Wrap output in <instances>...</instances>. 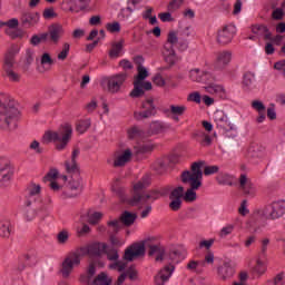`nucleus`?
Returning <instances> with one entry per match:
<instances>
[{"label":"nucleus","mask_w":285,"mask_h":285,"mask_svg":"<svg viewBox=\"0 0 285 285\" xmlns=\"http://www.w3.org/2000/svg\"><path fill=\"white\" fill-rule=\"evenodd\" d=\"M174 272H175V266H173V264H169V265L165 266L155 276V284L156 285H164L166 282H168V279H170Z\"/></svg>","instance_id":"nucleus-23"},{"label":"nucleus","mask_w":285,"mask_h":285,"mask_svg":"<svg viewBox=\"0 0 285 285\" xmlns=\"http://www.w3.org/2000/svg\"><path fill=\"white\" fill-rule=\"evenodd\" d=\"M37 210H39V208L36 206L35 203H32V205L30 206H27L23 214V218L26 219V222H32V219L37 217Z\"/></svg>","instance_id":"nucleus-44"},{"label":"nucleus","mask_w":285,"mask_h":285,"mask_svg":"<svg viewBox=\"0 0 285 285\" xmlns=\"http://www.w3.org/2000/svg\"><path fill=\"white\" fill-rule=\"evenodd\" d=\"M95 285H110L112 279L106 273H100L94 281Z\"/></svg>","instance_id":"nucleus-48"},{"label":"nucleus","mask_w":285,"mask_h":285,"mask_svg":"<svg viewBox=\"0 0 285 285\" xmlns=\"http://www.w3.org/2000/svg\"><path fill=\"white\" fill-rule=\"evenodd\" d=\"M124 39H121L118 42H114L111 45V49L109 50V57L110 59H117L119 55H121V50H124Z\"/></svg>","instance_id":"nucleus-39"},{"label":"nucleus","mask_w":285,"mask_h":285,"mask_svg":"<svg viewBox=\"0 0 285 285\" xmlns=\"http://www.w3.org/2000/svg\"><path fill=\"white\" fill-rule=\"evenodd\" d=\"M137 219V214H132L130 212H125L121 216L120 219H117L120 222V228L125 226H132L135 224V220Z\"/></svg>","instance_id":"nucleus-36"},{"label":"nucleus","mask_w":285,"mask_h":285,"mask_svg":"<svg viewBox=\"0 0 285 285\" xmlns=\"http://www.w3.org/2000/svg\"><path fill=\"white\" fill-rule=\"evenodd\" d=\"M3 26L9 27V29H7V35H9L10 37H12L14 39V37H17L16 32H12V30H14V28H19V20L16 18H12L10 20H8L7 22H3Z\"/></svg>","instance_id":"nucleus-46"},{"label":"nucleus","mask_w":285,"mask_h":285,"mask_svg":"<svg viewBox=\"0 0 285 285\" xmlns=\"http://www.w3.org/2000/svg\"><path fill=\"white\" fill-rule=\"evenodd\" d=\"M69 188L75 193L67 194V197H77V195H79V193H81V189L83 188V180H81V178H72L69 181Z\"/></svg>","instance_id":"nucleus-31"},{"label":"nucleus","mask_w":285,"mask_h":285,"mask_svg":"<svg viewBox=\"0 0 285 285\" xmlns=\"http://www.w3.org/2000/svg\"><path fill=\"white\" fill-rule=\"evenodd\" d=\"M88 128H90V119L80 120L76 124V130L80 135H83Z\"/></svg>","instance_id":"nucleus-49"},{"label":"nucleus","mask_w":285,"mask_h":285,"mask_svg":"<svg viewBox=\"0 0 285 285\" xmlns=\"http://www.w3.org/2000/svg\"><path fill=\"white\" fill-rule=\"evenodd\" d=\"M216 181L220 186H233L235 184V176L228 174V173H219L216 177Z\"/></svg>","instance_id":"nucleus-35"},{"label":"nucleus","mask_w":285,"mask_h":285,"mask_svg":"<svg viewBox=\"0 0 285 285\" xmlns=\"http://www.w3.org/2000/svg\"><path fill=\"white\" fill-rule=\"evenodd\" d=\"M101 217H104V214L96 212L94 214H88V222L89 224H99V219H101Z\"/></svg>","instance_id":"nucleus-57"},{"label":"nucleus","mask_w":285,"mask_h":285,"mask_svg":"<svg viewBox=\"0 0 285 285\" xmlns=\"http://www.w3.org/2000/svg\"><path fill=\"white\" fill-rule=\"evenodd\" d=\"M216 173H219V166L217 165L207 166L204 169V175H206L207 177L210 175H215Z\"/></svg>","instance_id":"nucleus-62"},{"label":"nucleus","mask_w":285,"mask_h":285,"mask_svg":"<svg viewBox=\"0 0 285 285\" xmlns=\"http://www.w3.org/2000/svg\"><path fill=\"white\" fill-rule=\"evenodd\" d=\"M149 255H156V262H171V264H179L184 259V252L181 249H173L166 254L161 245H150Z\"/></svg>","instance_id":"nucleus-12"},{"label":"nucleus","mask_w":285,"mask_h":285,"mask_svg":"<svg viewBox=\"0 0 285 285\" xmlns=\"http://www.w3.org/2000/svg\"><path fill=\"white\" fill-rule=\"evenodd\" d=\"M29 149L33 150L36 155H41L43 153V147H41V144L37 140L30 142Z\"/></svg>","instance_id":"nucleus-56"},{"label":"nucleus","mask_w":285,"mask_h":285,"mask_svg":"<svg viewBox=\"0 0 285 285\" xmlns=\"http://www.w3.org/2000/svg\"><path fill=\"white\" fill-rule=\"evenodd\" d=\"M285 215V202L277 200L254 212L252 219L255 224L264 226L267 219H279Z\"/></svg>","instance_id":"nucleus-7"},{"label":"nucleus","mask_w":285,"mask_h":285,"mask_svg":"<svg viewBox=\"0 0 285 285\" xmlns=\"http://www.w3.org/2000/svg\"><path fill=\"white\" fill-rule=\"evenodd\" d=\"M39 213H46L52 206V198L50 196H46L45 198H40L35 203Z\"/></svg>","instance_id":"nucleus-37"},{"label":"nucleus","mask_w":285,"mask_h":285,"mask_svg":"<svg viewBox=\"0 0 285 285\" xmlns=\"http://www.w3.org/2000/svg\"><path fill=\"white\" fill-rule=\"evenodd\" d=\"M14 233V227L12 226V222L6 219L0 223V237H10Z\"/></svg>","instance_id":"nucleus-34"},{"label":"nucleus","mask_w":285,"mask_h":285,"mask_svg":"<svg viewBox=\"0 0 285 285\" xmlns=\"http://www.w3.org/2000/svg\"><path fill=\"white\" fill-rule=\"evenodd\" d=\"M20 21L22 26L27 28H32V26H37V23H39V13L32 11H24L21 14Z\"/></svg>","instance_id":"nucleus-27"},{"label":"nucleus","mask_w":285,"mask_h":285,"mask_svg":"<svg viewBox=\"0 0 285 285\" xmlns=\"http://www.w3.org/2000/svg\"><path fill=\"white\" fill-rule=\"evenodd\" d=\"M248 157H253V158H255V157H263V154H262V151H259V147H250L249 149H248Z\"/></svg>","instance_id":"nucleus-64"},{"label":"nucleus","mask_w":285,"mask_h":285,"mask_svg":"<svg viewBox=\"0 0 285 285\" xmlns=\"http://www.w3.org/2000/svg\"><path fill=\"white\" fill-rule=\"evenodd\" d=\"M41 186L37 184H31L27 188V206H32V204L37 203L41 196Z\"/></svg>","instance_id":"nucleus-24"},{"label":"nucleus","mask_w":285,"mask_h":285,"mask_svg":"<svg viewBox=\"0 0 285 285\" xmlns=\"http://www.w3.org/2000/svg\"><path fill=\"white\" fill-rule=\"evenodd\" d=\"M86 255H90L88 246L79 247L78 249L70 252L65 257L60 269V273L65 279L70 277L72 271H75V268L81 264V257H86Z\"/></svg>","instance_id":"nucleus-10"},{"label":"nucleus","mask_w":285,"mask_h":285,"mask_svg":"<svg viewBox=\"0 0 285 285\" xmlns=\"http://www.w3.org/2000/svg\"><path fill=\"white\" fill-rule=\"evenodd\" d=\"M40 62L42 66H52V63H55V60H52V57H50V53L46 52L41 56Z\"/></svg>","instance_id":"nucleus-61"},{"label":"nucleus","mask_w":285,"mask_h":285,"mask_svg":"<svg viewBox=\"0 0 285 285\" xmlns=\"http://www.w3.org/2000/svg\"><path fill=\"white\" fill-rule=\"evenodd\" d=\"M160 21H163V23H170L173 21H175V18H173V14H170V12H163L158 14Z\"/></svg>","instance_id":"nucleus-60"},{"label":"nucleus","mask_w":285,"mask_h":285,"mask_svg":"<svg viewBox=\"0 0 285 285\" xmlns=\"http://www.w3.org/2000/svg\"><path fill=\"white\" fill-rule=\"evenodd\" d=\"M236 33L237 28L235 24H227L218 31L217 41L222 46H226V43H230V41H233V37H235Z\"/></svg>","instance_id":"nucleus-18"},{"label":"nucleus","mask_w":285,"mask_h":285,"mask_svg":"<svg viewBox=\"0 0 285 285\" xmlns=\"http://www.w3.org/2000/svg\"><path fill=\"white\" fill-rule=\"evenodd\" d=\"M69 238H70V234L68 233V230H61L57 235L58 244H66Z\"/></svg>","instance_id":"nucleus-58"},{"label":"nucleus","mask_w":285,"mask_h":285,"mask_svg":"<svg viewBox=\"0 0 285 285\" xmlns=\"http://www.w3.org/2000/svg\"><path fill=\"white\" fill-rule=\"evenodd\" d=\"M238 188L248 199H253L257 195V187H255L250 178L245 174H242L238 178Z\"/></svg>","instance_id":"nucleus-14"},{"label":"nucleus","mask_w":285,"mask_h":285,"mask_svg":"<svg viewBox=\"0 0 285 285\" xmlns=\"http://www.w3.org/2000/svg\"><path fill=\"white\" fill-rule=\"evenodd\" d=\"M35 61V51L28 49L26 51V56L24 59L22 60V65L21 68L24 72H28V70H30V67L32 66Z\"/></svg>","instance_id":"nucleus-38"},{"label":"nucleus","mask_w":285,"mask_h":285,"mask_svg":"<svg viewBox=\"0 0 285 285\" xmlns=\"http://www.w3.org/2000/svg\"><path fill=\"white\" fill-rule=\"evenodd\" d=\"M195 139L196 141H198V144H200V146H210V144H213V139H210V136L204 131L196 132Z\"/></svg>","instance_id":"nucleus-43"},{"label":"nucleus","mask_w":285,"mask_h":285,"mask_svg":"<svg viewBox=\"0 0 285 285\" xmlns=\"http://www.w3.org/2000/svg\"><path fill=\"white\" fill-rule=\"evenodd\" d=\"M199 266H202V262L190 261L187 264L188 271H193L194 273H202V269H199Z\"/></svg>","instance_id":"nucleus-59"},{"label":"nucleus","mask_w":285,"mask_h":285,"mask_svg":"<svg viewBox=\"0 0 285 285\" xmlns=\"http://www.w3.org/2000/svg\"><path fill=\"white\" fill-rule=\"evenodd\" d=\"M150 186V176L145 175L138 183L134 185L132 196L131 198H127L124 195V187L119 183V179H116L112 184V190L116 195H119L121 202H128L130 206H139V204H148V202H155V199H159L160 197H166V195H170L175 188L173 186H165L160 189H155L148 193H145L146 188Z\"/></svg>","instance_id":"nucleus-2"},{"label":"nucleus","mask_w":285,"mask_h":285,"mask_svg":"<svg viewBox=\"0 0 285 285\" xmlns=\"http://www.w3.org/2000/svg\"><path fill=\"white\" fill-rule=\"evenodd\" d=\"M119 230H121V222L119 220H110L108 222V235H109V242H110V246H112L114 248H121V246H124L125 242L119 239L117 236V233H119Z\"/></svg>","instance_id":"nucleus-15"},{"label":"nucleus","mask_w":285,"mask_h":285,"mask_svg":"<svg viewBox=\"0 0 285 285\" xmlns=\"http://www.w3.org/2000/svg\"><path fill=\"white\" fill-rule=\"evenodd\" d=\"M151 240L153 238H147L144 242L131 244L125 250L124 261L135 262V259H139V257H144V255H146V246L150 248Z\"/></svg>","instance_id":"nucleus-13"},{"label":"nucleus","mask_w":285,"mask_h":285,"mask_svg":"<svg viewBox=\"0 0 285 285\" xmlns=\"http://www.w3.org/2000/svg\"><path fill=\"white\" fill-rule=\"evenodd\" d=\"M179 46V50H186L188 48V42L186 40H181V38L177 37V32L170 31L167 36V41L164 46L163 55L166 63L169 66H175L179 58L177 53H175L174 46Z\"/></svg>","instance_id":"nucleus-9"},{"label":"nucleus","mask_w":285,"mask_h":285,"mask_svg":"<svg viewBox=\"0 0 285 285\" xmlns=\"http://www.w3.org/2000/svg\"><path fill=\"white\" fill-rule=\"evenodd\" d=\"M204 166V161L193 163L190 170H185L180 175V179L183 184L189 186V188L185 191L184 187L178 186L175 187L169 194V208L170 210L177 212L181 208L183 202L187 204H193V202H197V191L200 186H203L204 181V171L202 167Z\"/></svg>","instance_id":"nucleus-1"},{"label":"nucleus","mask_w":285,"mask_h":285,"mask_svg":"<svg viewBox=\"0 0 285 285\" xmlns=\"http://www.w3.org/2000/svg\"><path fill=\"white\" fill-rule=\"evenodd\" d=\"M217 275L220 279H223V282L230 279L233 275H235V265H233V262H223V264H220L217 268Z\"/></svg>","instance_id":"nucleus-20"},{"label":"nucleus","mask_w":285,"mask_h":285,"mask_svg":"<svg viewBox=\"0 0 285 285\" xmlns=\"http://www.w3.org/2000/svg\"><path fill=\"white\" fill-rule=\"evenodd\" d=\"M186 110H188V108L184 105H170L169 108L165 109V115H168L174 121H179V117H181Z\"/></svg>","instance_id":"nucleus-25"},{"label":"nucleus","mask_w":285,"mask_h":285,"mask_svg":"<svg viewBox=\"0 0 285 285\" xmlns=\"http://www.w3.org/2000/svg\"><path fill=\"white\" fill-rule=\"evenodd\" d=\"M255 83V75L253 72H246L243 76V86L245 90H250Z\"/></svg>","instance_id":"nucleus-47"},{"label":"nucleus","mask_w":285,"mask_h":285,"mask_svg":"<svg viewBox=\"0 0 285 285\" xmlns=\"http://www.w3.org/2000/svg\"><path fill=\"white\" fill-rule=\"evenodd\" d=\"M20 48L17 45H12L4 55L3 70L9 81H20L21 75L14 71V63H17L16 57L20 52Z\"/></svg>","instance_id":"nucleus-11"},{"label":"nucleus","mask_w":285,"mask_h":285,"mask_svg":"<svg viewBox=\"0 0 285 285\" xmlns=\"http://www.w3.org/2000/svg\"><path fill=\"white\" fill-rule=\"evenodd\" d=\"M213 119L217 128H220L222 130L233 129V125L230 124V120H228V116L223 110H216L213 115Z\"/></svg>","instance_id":"nucleus-21"},{"label":"nucleus","mask_w":285,"mask_h":285,"mask_svg":"<svg viewBox=\"0 0 285 285\" xmlns=\"http://www.w3.org/2000/svg\"><path fill=\"white\" fill-rule=\"evenodd\" d=\"M89 249V255L91 257H97L99 255H107L109 262H114L109 264V268L111 271H118V273H122L126 271V261H119V249L117 247H112L107 245L106 243H94L87 246Z\"/></svg>","instance_id":"nucleus-4"},{"label":"nucleus","mask_w":285,"mask_h":285,"mask_svg":"<svg viewBox=\"0 0 285 285\" xmlns=\"http://www.w3.org/2000/svg\"><path fill=\"white\" fill-rule=\"evenodd\" d=\"M252 32L257 36L258 39H264L265 41L271 39V30L264 24L252 26Z\"/></svg>","instance_id":"nucleus-29"},{"label":"nucleus","mask_w":285,"mask_h":285,"mask_svg":"<svg viewBox=\"0 0 285 285\" xmlns=\"http://www.w3.org/2000/svg\"><path fill=\"white\" fill-rule=\"evenodd\" d=\"M128 137L129 139H141L144 131L139 127H131L128 129Z\"/></svg>","instance_id":"nucleus-50"},{"label":"nucleus","mask_w":285,"mask_h":285,"mask_svg":"<svg viewBox=\"0 0 285 285\" xmlns=\"http://www.w3.org/2000/svg\"><path fill=\"white\" fill-rule=\"evenodd\" d=\"M271 244V240L268 238H264L261 244V252L257 257H261L263 259H266L267 252H268V245Z\"/></svg>","instance_id":"nucleus-51"},{"label":"nucleus","mask_w":285,"mask_h":285,"mask_svg":"<svg viewBox=\"0 0 285 285\" xmlns=\"http://www.w3.org/2000/svg\"><path fill=\"white\" fill-rule=\"evenodd\" d=\"M132 159V151L130 149H126L122 154L115 156L114 167L121 168L128 164Z\"/></svg>","instance_id":"nucleus-28"},{"label":"nucleus","mask_w":285,"mask_h":285,"mask_svg":"<svg viewBox=\"0 0 285 285\" xmlns=\"http://www.w3.org/2000/svg\"><path fill=\"white\" fill-rule=\"evenodd\" d=\"M233 59V52L225 50V51H219L216 55V60H215V68L216 70H224L228 63H230Z\"/></svg>","instance_id":"nucleus-22"},{"label":"nucleus","mask_w":285,"mask_h":285,"mask_svg":"<svg viewBox=\"0 0 285 285\" xmlns=\"http://www.w3.org/2000/svg\"><path fill=\"white\" fill-rule=\"evenodd\" d=\"M234 232H235V224H226L218 232V237H220V239H226V237H229V235H233Z\"/></svg>","instance_id":"nucleus-45"},{"label":"nucleus","mask_w":285,"mask_h":285,"mask_svg":"<svg viewBox=\"0 0 285 285\" xmlns=\"http://www.w3.org/2000/svg\"><path fill=\"white\" fill-rule=\"evenodd\" d=\"M95 273H97V263H91L87 272L80 276V282L83 284H90V282H92V277H95Z\"/></svg>","instance_id":"nucleus-33"},{"label":"nucleus","mask_w":285,"mask_h":285,"mask_svg":"<svg viewBox=\"0 0 285 285\" xmlns=\"http://www.w3.org/2000/svg\"><path fill=\"white\" fill-rule=\"evenodd\" d=\"M153 115H155V104L153 102V99L144 101L140 106V110L134 112V117L137 121L148 119L149 117H153Z\"/></svg>","instance_id":"nucleus-17"},{"label":"nucleus","mask_w":285,"mask_h":285,"mask_svg":"<svg viewBox=\"0 0 285 285\" xmlns=\"http://www.w3.org/2000/svg\"><path fill=\"white\" fill-rule=\"evenodd\" d=\"M252 108L258 114L266 112V106L261 100H253Z\"/></svg>","instance_id":"nucleus-54"},{"label":"nucleus","mask_w":285,"mask_h":285,"mask_svg":"<svg viewBox=\"0 0 285 285\" xmlns=\"http://www.w3.org/2000/svg\"><path fill=\"white\" fill-rule=\"evenodd\" d=\"M63 35V27L61 24H53L49 29V39L52 43H59L61 36Z\"/></svg>","instance_id":"nucleus-30"},{"label":"nucleus","mask_w":285,"mask_h":285,"mask_svg":"<svg viewBox=\"0 0 285 285\" xmlns=\"http://www.w3.org/2000/svg\"><path fill=\"white\" fill-rule=\"evenodd\" d=\"M266 258H261L257 256L256 264L252 268L253 275H255L256 277H262V275L266 273Z\"/></svg>","instance_id":"nucleus-32"},{"label":"nucleus","mask_w":285,"mask_h":285,"mask_svg":"<svg viewBox=\"0 0 285 285\" xmlns=\"http://www.w3.org/2000/svg\"><path fill=\"white\" fill-rule=\"evenodd\" d=\"M134 61L135 63H138V75L134 79V89L130 92V97L139 98L144 97L146 90H153V82L145 81V79L148 77V69L141 66L144 58H141V56H137Z\"/></svg>","instance_id":"nucleus-8"},{"label":"nucleus","mask_w":285,"mask_h":285,"mask_svg":"<svg viewBox=\"0 0 285 285\" xmlns=\"http://www.w3.org/2000/svg\"><path fill=\"white\" fill-rule=\"evenodd\" d=\"M65 3H67L69 12L77 13L87 10L90 6V0H65Z\"/></svg>","instance_id":"nucleus-26"},{"label":"nucleus","mask_w":285,"mask_h":285,"mask_svg":"<svg viewBox=\"0 0 285 285\" xmlns=\"http://www.w3.org/2000/svg\"><path fill=\"white\" fill-rule=\"evenodd\" d=\"M267 285H284V273L276 275V277L268 282Z\"/></svg>","instance_id":"nucleus-63"},{"label":"nucleus","mask_w":285,"mask_h":285,"mask_svg":"<svg viewBox=\"0 0 285 285\" xmlns=\"http://www.w3.org/2000/svg\"><path fill=\"white\" fill-rule=\"evenodd\" d=\"M126 73H118L116 76H111L107 81V90L108 92H111V95H115L121 90V87L126 82L127 79Z\"/></svg>","instance_id":"nucleus-19"},{"label":"nucleus","mask_w":285,"mask_h":285,"mask_svg":"<svg viewBox=\"0 0 285 285\" xmlns=\"http://www.w3.org/2000/svg\"><path fill=\"white\" fill-rule=\"evenodd\" d=\"M79 148H75L72 154H71V164L66 163V169L69 173H77L78 167H77V157H79Z\"/></svg>","instance_id":"nucleus-40"},{"label":"nucleus","mask_w":285,"mask_h":285,"mask_svg":"<svg viewBox=\"0 0 285 285\" xmlns=\"http://www.w3.org/2000/svg\"><path fill=\"white\" fill-rule=\"evenodd\" d=\"M69 52H70V45L66 42L62 47V50L58 53L59 61H66V59H68Z\"/></svg>","instance_id":"nucleus-53"},{"label":"nucleus","mask_w":285,"mask_h":285,"mask_svg":"<svg viewBox=\"0 0 285 285\" xmlns=\"http://www.w3.org/2000/svg\"><path fill=\"white\" fill-rule=\"evenodd\" d=\"M189 79L197 83H205V90L209 95H215L219 99L226 97V90L222 85L215 83V76L208 71H204L199 68L191 69L189 71Z\"/></svg>","instance_id":"nucleus-5"},{"label":"nucleus","mask_w":285,"mask_h":285,"mask_svg":"<svg viewBox=\"0 0 285 285\" xmlns=\"http://www.w3.org/2000/svg\"><path fill=\"white\" fill-rule=\"evenodd\" d=\"M155 146L150 141H144L142 144L135 147L136 155H146V153H151Z\"/></svg>","instance_id":"nucleus-42"},{"label":"nucleus","mask_w":285,"mask_h":285,"mask_svg":"<svg viewBox=\"0 0 285 285\" xmlns=\"http://www.w3.org/2000/svg\"><path fill=\"white\" fill-rule=\"evenodd\" d=\"M72 139V126L70 124L61 125L57 130L45 132L42 140L45 144L52 142L56 150L61 153L68 148V144Z\"/></svg>","instance_id":"nucleus-6"},{"label":"nucleus","mask_w":285,"mask_h":285,"mask_svg":"<svg viewBox=\"0 0 285 285\" xmlns=\"http://www.w3.org/2000/svg\"><path fill=\"white\" fill-rule=\"evenodd\" d=\"M184 6V0H171L168 4L169 12H175Z\"/></svg>","instance_id":"nucleus-55"},{"label":"nucleus","mask_w":285,"mask_h":285,"mask_svg":"<svg viewBox=\"0 0 285 285\" xmlns=\"http://www.w3.org/2000/svg\"><path fill=\"white\" fill-rule=\"evenodd\" d=\"M19 121V108L10 95L0 92V127L2 130H16Z\"/></svg>","instance_id":"nucleus-3"},{"label":"nucleus","mask_w":285,"mask_h":285,"mask_svg":"<svg viewBox=\"0 0 285 285\" xmlns=\"http://www.w3.org/2000/svg\"><path fill=\"white\" fill-rule=\"evenodd\" d=\"M232 285H248V272H240L238 274V281L234 282Z\"/></svg>","instance_id":"nucleus-52"},{"label":"nucleus","mask_w":285,"mask_h":285,"mask_svg":"<svg viewBox=\"0 0 285 285\" xmlns=\"http://www.w3.org/2000/svg\"><path fill=\"white\" fill-rule=\"evenodd\" d=\"M168 128H170V125L167 122H163V121H154L150 124V130L151 132H154L155 135L159 134V132H164V130H168Z\"/></svg>","instance_id":"nucleus-41"},{"label":"nucleus","mask_w":285,"mask_h":285,"mask_svg":"<svg viewBox=\"0 0 285 285\" xmlns=\"http://www.w3.org/2000/svg\"><path fill=\"white\" fill-rule=\"evenodd\" d=\"M13 170L10 165V160L7 158H0V186L6 188L10 186V179H12Z\"/></svg>","instance_id":"nucleus-16"}]
</instances>
